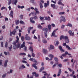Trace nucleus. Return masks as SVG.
I'll return each mask as SVG.
<instances>
[{"label":"nucleus","instance_id":"1","mask_svg":"<svg viewBox=\"0 0 78 78\" xmlns=\"http://www.w3.org/2000/svg\"><path fill=\"white\" fill-rule=\"evenodd\" d=\"M43 31H44L45 32H44V34L45 36L46 37L47 36V32L48 31V29L46 28H44L42 29Z\"/></svg>","mask_w":78,"mask_h":78},{"label":"nucleus","instance_id":"2","mask_svg":"<svg viewBox=\"0 0 78 78\" xmlns=\"http://www.w3.org/2000/svg\"><path fill=\"white\" fill-rule=\"evenodd\" d=\"M29 49L30 51H31L32 56L33 57H35V54L33 53V49L32 48V46H30Z\"/></svg>","mask_w":78,"mask_h":78},{"label":"nucleus","instance_id":"3","mask_svg":"<svg viewBox=\"0 0 78 78\" xmlns=\"http://www.w3.org/2000/svg\"><path fill=\"white\" fill-rule=\"evenodd\" d=\"M62 39H65V40H66L68 39V37L67 36H64V35H62L60 36V41L62 40Z\"/></svg>","mask_w":78,"mask_h":78},{"label":"nucleus","instance_id":"4","mask_svg":"<svg viewBox=\"0 0 78 78\" xmlns=\"http://www.w3.org/2000/svg\"><path fill=\"white\" fill-rule=\"evenodd\" d=\"M60 18L61 20H60V23H61L62 22V21H63V22H66V19H65V17H64L62 16H61Z\"/></svg>","mask_w":78,"mask_h":78},{"label":"nucleus","instance_id":"5","mask_svg":"<svg viewBox=\"0 0 78 78\" xmlns=\"http://www.w3.org/2000/svg\"><path fill=\"white\" fill-rule=\"evenodd\" d=\"M63 46H66V47L67 49H68V50H70V49L72 50V48H70V47H69L68 45L66 44V43H64L63 44Z\"/></svg>","mask_w":78,"mask_h":78},{"label":"nucleus","instance_id":"6","mask_svg":"<svg viewBox=\"0 0 78 78\" xmlns=\"http://www.w3.org/2000/svg\"><path fill=\"white\" fill-rule=\"evenodd\" d=\"M13 44L14 45L13 46V48L14 50H16L17 49V44L16 43V41H14L13 43Z\"/></svg>","mask_w":78,"mask_h":78},{"label":"nucleus","instance_id":"7","mask_svg":"<svg viewBox=\"0 0 78 78\" xmlns=\"http://www.w3.org/2000/svg\"><path fill=\"white\" fill-rule=\"evenodd\" d=\"M67 55H71L70 54L68 53V52H67V51H66L65 52V53L63 54L62 55L63 57H66V56H67Z\"/></svg>","mask_w":78,"mask_h":78},{"label":"nucleus","instance_id":"8","mask_svg":"<svg viewBox=\"0 0 78 78\" xmlns=\"http://www.w3.org/2000/svg\"><path fill=\"white\" fill-rule=\"evenodd\" d=\"M28 36V34H27L26 35V36L25 37V39H26V40H27V41H29V40H30V39H31V38L30 37Z\"/></svg>","mask_w":78,"mask_h":78},{"label":"nucleus","instance_id":"9","mask_svg":"<svg viewBox=\"0 0 78 78\" xmlns=\"http://www.w3.org/2000/svg\"><path fill=\"white\" fill-rule=\"evenodd\" d=\"M57 30H58V28L56 29L55 30H54V31L52 33V34L51 36H54L55 35V32L57 31Z\"/></svg>","mask_w":78,"mask_h":78},{"label":"nucleus","instance_id":"10","mask_svg":"<svg viewBox=\"0 0 78 78\" xmlns=\"http://www.w3.org/2000/svg\"><path fill=\"white\" fill-rule=\"evenodd\" d=\"M14 1V0H12V5H16L17 3V0H15Z\"/></svg>","mask_w":78,"mask_h":78},{"label":"nucleus","instance_id":"11","mask_svg":"<svg viewBox=\"0 0 78 78\" xmlns=\"http://www.w3.org/2000/svg\"><path fill=\"white\" fill-rule=\"evenodd\" d=\"M58 48L61 51H62V52H64L65 51L63 49H62V48L61 46H59L58 47Z\"/></svg>","mask_w":78,"mask_h":78},{"label":"nucleus","instance_id":"12","mask_svg":"<svg viewBox=\"0 0 78 78\" xmlns=\"http://www.w3.org/2000/svg\"><path fill=\"white\" fill-rule=\"evenodd\" d=\"M16 32H17L16 29H14V30L11 32V34H13V35H15Z\"/></svg>","mask_w":78,"mask_h":78},{"label":"nucleus","instance_id":"13","mask_svg":"<svg viewBox=\"0 0 78 78\" xmlns=\"http://www.w3.org/2000/svg\"><path fill=\"white\" fill-rule=\"evenodd\" d=\"M9 16L12 18H13V11H11L9 14Z\"/></svg>","mask_w":78,"mask_h":78},{"label":"nucleus","instance_id":"14","mask_svg":"<svg viewBox=\"0 0 78 78\" xmlns=\"http://www.w3.org/2000/svg\"><path fill=\"white\" fill-rule=\"evenodd\" d=\"M29 60L30 61H33L34 62H37V61H36V60H35V59H34L33 58H30V59Z\"/></svg>","mask_w":78,"mask_h":78},{"label":"nucleus","instance_id":"15","mask_svg":"<svg viewBox=\"0 0 78 78\" xmlns=\"http://www.w3.org/2000/svg\"><path fill=\"white\" fill-rule=\"evenodd\" d=\"M43 52L44 53V54H47V53H48V51L47 50L43 49Z\"/></svg>","mask_w":78,"mask_h":78},{"label":"nucleus","instance_id":"16","mask_svg":"<svg viewBox=\"0 0 78 78\" xmlns=\"http://www.w3.org/2000/svg\"><path fill=\"white\" fill-rule=\"evenodd\" d=\"M68 33L70 35V36H74V32H73L72 33V31L71 30H70L69 31Z\"/></svg>","mask_w":78,"mask_h":78},{"label":"nucleus","instance_id":"17","mask_svg":"<svg viewBox=\"0 0 78 78\" xmlns=\"http://www.w3.org/2000/svg\"><path fill=\"white\" fill-rule=\"evenodd\" d=\"M37 65V64H36V63L33 64H32V67H34L35 69H37V67L36 66Z\"/></svg>","mask_w":78,"mask_h":78},{"label":"nucleus","instance_id":"18","mask_svg":"<svg viewBox=\"0 0 78 78\" xmlns=\"http://www.w3.org/2000/svg\"><path fill=\"white\" fill-rule=\"evenodd\" d=\"M8 62V60H5V63L4 64V67H6L7 66V62Z\"/></svg>","mask_w":78,"mask_h":78},{"label":"nucleus","instance_id":"19","mask_svg":"<svg viewBox=\"0 0 78 78\" xmlns=\"http://www.w3.org/2000/svg\"><path fill=\"white\" fill-rule=\"evenodd\" d=\"M58 5H61L62 6H64V5L62 3V2L61 1H59L58 2Z\"/></svg>","mask_w":78,"mask_h":78},{"label":"nucleus","instance_id":"20","mask_svg":"<svg viewBox=\"0 0 78 78\" xmlns=\"http://www.w3.org/2000/svg\"><path fill=\"white\" fill-rule=\"evenodd\" d=\"M44 17L45 18V20H50V17L48 16V18L47 17L45 16Z\"/></svg>","mask_w":78,"mask_h":78},{"label":"nucleus","instance_id":"21","mask_svg":"<svg viewBox=\"0 0 78 78\" xmlns=\"http://www.w3.org/2000/svg\"><path fill=\"white\" fill-rule=\"evenodd\" d=\"M37 28L39 29H42V27L41 26V24H39L37 26Z\"/></svg>","mask_w":78,"mask_h":78},{"label":"nucleus","instance_id":"22","mask_svg":"<svg viewBox=\"0 0 78 78\" xmlns=\"http://www.w3.org/2000/svg\"><path fill=\"white\" fill-rule=\"evenodd\" d=\"M44 70V67H42L40 69V72H41L42 70Z\"/></svg>","mask_w":78,"mask_h":78},{"label":"nucleus","instance_id":"23","mask_svg":"<svg viewBox=\"0 0 78 78\" xmlns=\"http://www.w3.org/2000/svg\"><path fill=\"white\" fill-rule=\"evenodd\" d=\"M48 56L49 57H50V58H51L52 59V58H54V55H53L52 54H49L48 55Z\"/></svg>","mask_w":78,"mask_h":78},{"label":"nucleus","instance_id":"24","mask_svg":"<svg viewBox=\"0 0 78 78\" xmlns=\"http://www.w3.org/2000/svg\"><path fill=\"white\" fill-rule=\"evenodd\" d=\"M55 42H54L55 45L58 46V44H59V41H56V44H55Z\"/></svg>","mask_w":78,"mask_h":78},{"label":"nucleus","instance_id":"25","mask_svg":"<svg viewBox=\"0 0 78 78\" xmlns=\"http://www.w3.org/2000/svg\"><path fill=\"white\" fill-rule=\"evenodd\" d=\"M42 42L43 43H44V44H46V43H47V40H46L44 39L43 40Z\"/></svg>","mask_w":78,"mask_h":78},{"label":"nucleus","instance_id":"26","mask_svg":"<svg viewBox=\"0 0 78 78\" xmlns=\"http://www.w3.org/2000/svg\"><path fill=\"white\" fill-rule=\"evenodd\" d=\"M31 14H32L33 16H36L37 15L36 13L34 12H31Z\"/></svg>","mask_w":78,"mask_h":78},{"label":"nucleus","instance_id":"27","mask_svg":"<svg viewBox=\"0 0 78 78\" xmlns=\"http://www.w3.org/2000/svg\"><path fill=\"white\" fill-rule=\"evenodd\" d=\"M48 28L49 29V30H51V25L49 24L48 25Z\"/></svg>","mask_w":78,"mask_h":78},{"label":"nucleus","instance_id":"28","mask_svg":"<svg viewBox=\"0 0 78 78\" xmlns=\"http://www.w3.org/2000/svg\"><path fill=\"white\" fill-rule=\"evenodd\" d=\"M12 48V45H11L10 47H9V51H11Z\"/></svg>","mask_w":78,"mask_h":78},{"label":"nucleus","instance_id":"29","mask_svg":"<svg viewBox=\"0 0 78 78\" xmlns=\"http://www.w3.org/2000/svg\"><path fill=\"white\" fill-rule=\"evenodd\" d=\"M40 8H41V9H42V8H43V5H42V3H40Z\"/></svg>","mask_w":78,"mask_h":78},{"label":"nucleus","instance_id":"30","mask_svg":"<svg viewBox=\"0 0 78 78\" xmlns=\"http://www.w3.org/2000/svg\"><path fill=\"white\" fill-rule=\"evenodd\" d=\"M20 23H21V24H23V25H25V23H24V22L20 20Z\"/></svg>","mask_w":78,"mask_h":78},{"label":"nucleus","instance_id":"31","mask_svg":"<svg viewBox=\"0 0 78 78\" xmlns=\"http://www.w3.org/2000/svg\"><path fill=\"white\" fill-rule=\"evenodd\" d=\"M55 6L56 5L55 4H51V7L53 8V9L55 8Z\"/></svg>","mask_w":78,"mask_h":78},{"label":"nucleus","instance_id":"32","mask_svg":"<svg viewBox=\"0 0 78 78\" xmlns=\"http://www.w3.org/2000/svg\"><path fill=\"white\" fill-rule=\"evenodd\" d=\"M46 60H48V61H51L52 60V58L49 59L48 57L46 58Z\"/></svg>","mask_w":78,"mask_h":78},{"label":"nucleus","instance_id":"33","mask_svg":"<svg viewBox=\"0 0 78 78\" xmlns=\"http://www.w3.org/2000/svg\"><path fill=\"white\" fill-rule=\"evenodd\" d=\"M50 47L51 49H54V48H55V47L54 46L52 45H50Z\"/></svg>","mask_w":78,"mask_h":78},{"label":"nucleus","instance_id":"34","mask_svg":"<svg viewBox=\"0 0 78 78\" xmlns=\"http://www.w3.org/2000/svg\"><path fill=\"white\" fill-rule=\"evenodd\" d=\"M66 25L67 26H68L69 27H72V24L70 23H68V24H67Z\"/></svg>","mask_w":78,"mask_h":78},{"label":"nucleus","instance_id":"35","mask_svg":"<svg viewBox=\"0 0 78 78\" xmlns=\"http://www.w3.org/2000/svg\"><path fill=\"white\" fill-rule=\"evenodd\" d=\"M65 13V12H59L58 14H59V15H62V14H64Z\"/></svg>","mask_w":78,"mask_h":78},{"label":"nucleus","instance_id":"36","mask_svg":"<svg viewBox=\"0 0 78 78\" xmlns=\"http://www.w3.org/2000/svg\"><path fill=\"white\" fill-rule=\"evenodd\" d=\"M21 38L22 40V41L23 42V41L24 39V36H21Z\"/></svg>","mask_w":78,"mask_h":78},{"label":"nucleus","instance_id":"37","mask_svg":"<svg viewBox=\"0 0 78 78\" xmlns=\"http://www.w3.org/2000/svg\"><path fill=\"white\" fill-rule=\"evenodd\" d=\"M19 55H24V56H25L26 55V54L25 53H20L19 54Z\"/></svg>","mask_w":78,"mask_h":78},{"label":"nucleus","instance_id":"38","mask_svg":"<svg viewBox=\"0 0 78 78\" xmlns=\"http://www.w3.org/2000/svg\"><path fill=\"white\" fill-rule=\"evenodd\" d=\"M5 47L7 48L8 47V42H6L5 44Z\"/></svg>","mask_w":78,"mask_h":78},{"label":"nucleus","instance_id":"39","mask_svg":"<svg viewBox=\"0 0 78 78\" xmlns=\"http://www.w3.org/2000/svg\"><path fill=\"white\" fill-rule=\"evenodd\" d=\"M25 45L24 44H22L21 47L20 48V49L22 48H23L25 47Z\"/></svg>","mask_w":78,"mask_h":78},{"label":"nucleus","instance_id":"40","mask_svg":"<svg viewBox=\"0 0 78 78\" xmlns=\"http://www.w3.org/2000/svg\"><path fill=\"white\" fill-rule=\"evenodd\" d=\"M54 59L55 61H56L57 62V61H58V58L56 57L54 58Z\"/></svg>","mask_w":78,"mask_h":78},{"label":"nucleus","instance_id":"41","mask_svg":"<svg viewBox=\"0 0 78 78\" xmlns=\"http://www.w3.org/2000/svg\"><path fill=\"white\" fill-rule=\"evenodd\" d=\"M65 42L66 43H69V40L68 39H67V40H65Z\"/></svg>","mask_w":78,"mask_h":78},{"label":"nucleus","instance_id":"42","mask_svg":"<svg viewBox=\"0 0 78 78\" xmlns=\"http://www.w3.org/2000/svg\"><path fill=\"white\" fill-rule=\"evenodd\" d=\"M33 28V27H30L28 29V31H30L31 30H32Z\"/></svg>","mask_w":78,"mask_h":78},{"label":"nucleus","instance_id":"43","mask_svg":"<svg viewBox=\"0 0 78 78\" xmlns=\"http://www.w3.org/2000/svg\"><path fill=\"white\" fill-rule=\"evenodd\" d=\"M19 20H17L16 22V25H18L19 23Z\"/></svg>","mask_w":78,"mask_h":78},{"label":"nucleus","instance_id":"44","mask_svg":"<svg viewBox=\"0 0 78 78\" xmlns=\"http://www.w3.org/2000/svg\"><path fill=\"white\" fill-rule=\"evenodd\" d=\"M62 72V71H61V69H59L58 70V73H60V74H61V73Z\"/></svg>","mask_w":78,"mask_h":78},{"label":"nucleus","instance_id":"45","mask_svg":"<svg viewBox=\"0 0 78 78\" xmlns=\"http://www.w3.org/2000/svg\"><path fill=\"white\" fill-rule=\"evenodd\" d=\"M34 20H36L38 19V18L37 17V16H35L34 17Z\"/></svg>","mask_w":78,"mask_h":78},{"label":"nucleus","instance_id":"46","mask_svg":"<svg viewBox=\"0 0 78 78\" xmlns=\"http://www.w3.org/2000/svg\"><path fill=\"white\" fill-rule=\"evenodd\" d=\"M40 19L41 20H43V19H44V17L40 16Z\"/></svg>","mask_w":78,"mask_h":78},{"label":"nucleus","instance_id":"47","mask_svg":"<svg viewBox=\"0 0 78 78\" xmlns=\"http://www.w3.org/2000/svg\"><path fill=\"white\" fill-rule=\"evenodd\" d=\"M63 62H67V61H69V59H66L63 61Z\"/></svg>","mask_w":78,"mask_h":78},{"label":"nucleus","instance_id":"48","mask_svg":"<svg viewBox=\"0 0 78 78\" xmlns=\"http://www.w3.org/2000/svg\"><path fill=\"white\" fill-rule=\"evenodd\" d=\"M30 22L32 23H35V22L34 20H30Z\"/></svg>","mask_w":78,"mask_h":78},{"label":"nucleus","instance_id":"49","mask_svg":"<svg viewBox=\"0 0 78 78\" xmlns=\"http://www.w3.org/2000/svg\"><path fill=\"white\" fill-rule=\"evenodd\" d=\"M58 66L59 67H62V64H59L58 65Z\"/></svg>","mask_w":78,"mask_h":78},{"label":"nucleus","instance_id":"50","mask_svg":"<svg viewBox=\"0 0 78 78\" xmlns=\"http://www.w3.org/2000/svg\"><path fill=\"white\" fill-rule=\"evenodd\" d=\"M6 73H5V74L3 75V76H2V77L3 78H5V77L6 76Z\"/></svg>","mask_w":78,"mask_h":78},{"label":"nucleus","instance_id":"51","mask_svg":"<svg viewBox=\"0 0 78 78\" xmlns=\"http://www.w3.org/2000/svg\"><path fill=\"white\" fill-rule=\"evenodd\" d=\"M49 1H47V3L48 6H49Z\"/></svg>","mask_w":78,"mask_h":78},{"label":"nucleus","instance_id":"52","mask_svg":"<svg viewBox=\"0 0 78 78\" xmlns=\"http://www.w3.org/2000/svg\"><path fill=\"white\" fill-rule=\"evenodd\" d=\"M35 76L36 77H37L38 76H39V74H37V73H36V74L35 75Z\"/></svg>","mask_w":78,"mask_h":78},{"label":"nucleus","instance_id":"53","mask_svg":"<svg viewBox=\"0 0 78 78\" xmlns=\"http://www.w3.org/2000/svg\"><path fill=\"white\" fill-rule=\"evenodd\" d=\"M20 44H17V48H20Z\"/></svg>","mask_w":78,"mask_h":78},{"label":"nucleus","instance_id":"54","mask_svg":"<svg viewBox=\"0 0 78 78\" xmlns=\"http://www.w3.org/2000/svg\"><path fill=\"white\" fill-rule=\"evenodd\" d=\"M23 15H21L20 16V18L22 19H23Z\"/></svg>","mask_w":78,"mask_h":78},{"label":"nucleus","instance_id":"55","mask_svg":"<svg viewBox=\"0 0 78 78\" xmlns=\"http://www.w3.org/2000/svg\"><path fill=\"white\" fill-rule=\"evenodd\" d=\"M35 32H36V30H34L32 32V34H34Z\"/></svg>","mask_w":78,"mask_h":78},{"label":"nucleus","instance_id":"56","mask_svg":"<svg viewBox=\"0 0 78 78\" xmlns=\"http://www.w3.org/2000/svg\"><path fill=\"white\" fill-rule=\"evenodd\" d=\"M44 6L45 8H47V4L46 3H44Z\"/></svg>","mask_w":78,"mask_h":78},{"label":"nucleus","instance_id":"57","mask_svg":"<svg viewBox=\"0 0 78 78\" xmlns=\"http://www.w3.org/2000/svg\"><path fill=\"white\" fill-rule=\"evenodd\" d=\"M1 47H3V42H1Z\"/></svg>","mask_w":78,"mask_h":78},{"label":"nucleus","instance_id":"58","mask_svg":"<svg viewBox=\"0 0 78 78\" xmlns=\"http://www.w3.org/2000/svg\"><path fill=\"white\" fill-rule=\"evenodd\" d=\"M21 67L23 68V69H24V68H25V66H24V65H22Z\"/></svg>","mask_w":78,"mask_h":78},{"label":"nucleus","instance_id":"59","mask_svg":"<svg viewBox=\"0 0 78 78\" xmlns=\"http://www.w3.org/2000/svg\"><path fill=\"white\" fill-rule=\"evenodd\" d=\"M6 9V7H2V8H1V10H3V9Z\"/></svg>","mask_w":78,"mask_h":78},{"label":"nucleus","instance_id":"60","mask_svg":"<svg viewBox=\"0 0 78 78\" xmlns=\"http://www.w3.org/2000/svg\"><path fill=\"white\" fill-rule=\"evenodd\" d=\"M51 25L52 27H55V24H54V23L52 24Z\"/></svg>","mask_w":78,"mask_h":78},{"label":"nucleus","instance_id":"61","mask_svg":"<svg viewBox=\"0 0 78 78\" xmlns=\"http://www.w3.org/2000/svg\"><path fill=\"white\" fill-rule=\"evenodd\" d=\"M2 60L0 59V65H2Z\"/></svg>","mask_w":78,"mask_h":78},{"label":"nucleus","instance_id":"62","mask_svg":"<svg viewBox=\"0 0 78 78\" xmlns=\"http://www.w3.org/2000/svg\"><path fill=\"white\" fill-rule=\"evenodd\" d=\"M35 13H36V14H39L40 12H39V11H36Z\"/></svg>","mask_w":78,"mask_h":78},{"label":"nucleus","instance_id":"63","mask_svg":"<svg viewBox=\"0 0 78 78\" xmlns=\"http://www.w3.org/2000/svg\"><path fill=\"white\" fill-rule=\"evenodd\" d=\"M27 47H25L24 48V50L25 51H27Z\"/></svg>","mask_w":78,"mask_h":78},{"label":"nucleus","instance_id":"64","mask_svg":"<svg viewBox=\"0 0 78 78\" xmlns=\"http://www.w3.org/2000/svg\"><path fill=\"white\" fill-rule=\"evenodd\" d=\"M32 75H35L36 74V73L35 72H33V73H32Z\"/></svg>","mask_w":78,"mask_h":78}]
</instances>
